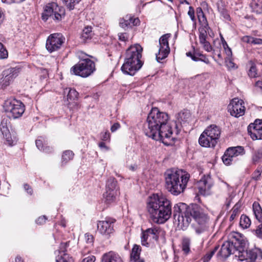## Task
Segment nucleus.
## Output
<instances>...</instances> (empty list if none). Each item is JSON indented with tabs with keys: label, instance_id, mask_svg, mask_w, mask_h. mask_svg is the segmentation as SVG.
I'll return each mask as SVG.
<instances>
[{
	"label": "nucleus",
	"instance_id": "obj_1",
	"mask_svg": "<svg viewBox=\"0 0 262 262\" xmlns=\"http://www.w3.org/2000/svg\"><path fill=\"white\" fill-rule=\"evenodd\" d=\"M169 119L168 114L160 112L157 107L152 108L147 117L146 122L143 125V131L149 138L156 141H161L168 145L167 140H173V130L167 124Z\"/></svg>",
	"mask_w": 262,
	"mask_h": 262
},
{
	"label": "nucleus",
	"instance_id": "obj_2",
	"mask_svg": "<svg viewBox=\"0 0 262 262\" xmlns=\"http://www.w3.org/2000/svg\"><path fill=\"white\" fill-rule=\"evenodd\" d=\"M173 218L177 221L178 225L187 227L193 219L199 225L194 226V230L198 234L203 233L206 230L209 221L208 215L199 205L192 204L188 206L183 203L176 204L173 207Z\"/></svg>",
	"mask_w": 262,
	"mask_h": 262
},
{
	"label": "nucleus",
	"instance_id": "obj_3",
	"mask_svg": "<svg viewBox=\"0 0 262 262\" xmlns=\"http://www.w3.org/2000/svg\"><path fill=\"white\" fill-rule=\"evenodd\" d=\"M147 209L152 221L163 224L171 216V203L165 196L154 194L148 199Z\"/></svg>",
	"mask_w": 262,
	"mask_h": 262
},
{
	"label": "nucleus",
	"instance_id": "obj_4",
	"mask_svg": "<svg viewBox=\"0 0 262 262\" xmlns=\"http://www.w3.org/2000/svg\"><path fill=\"white\" fill-rule=\"evenodd\" d=\"M164 176L166 189L174 195H178L185 191L190 179L189 173L181 169H168Z\"/></svg>",
	"mask_w": 262,
	"mask_h": 262
},
{
	"label": "nucleus",
	"instance_id": "obj_5",
	"mask_svg": "<svg viewBox=\"0 0 262 262\" xmlns=\"http://www.w3.org/2000/svg\"><path fill=\"white\" fill-rule=\"evenodd\" d=\"M143 48L139 44L131 46L126 51L124 62L121 68V71L126 75L134 76L142 67L141 60Z\"/></svg>",
	"mask_w": 262,
	"mask_h": 262
},
{
	"label": "nucleus",
	"instance_id": "obj_6",
	"mask_svg": "<svg viewBox=\"0 0 262 262\" xmlns=\"http://www.w3.org/2000/svg\"><path fill=\"white\" fill-rule=\"evenodd\" d=\"M247 243L244 238L239 235L234 236L231 239L225 242L217 254L224 258H228L230 255L233 254L236 251H243L246 247Z\"/></svg>",
	"mask_w": 262,
	"mask_h": 262
},
{
	"label": "nucleus",
	"instance_id": "obj_7",
	"mask_svg": "<svg viewBox=\"0 0 262 262\" xmlns=\"http://www.w3.org/2000/svg\"><path fill=\"white\" fill-rule=\"evenodd\" d=\"M5 111L8 114L9 118L16 119L23 115L25 111V105L20 101L16 99L8 100L4 105Z\"/></svg>",
	"mask_w": 262,
	"mask_h": 262
},
{
	"label": "nucleus",
	"instance_id": "obj_8",
	"mask_svg": "<svg viewBox=\"0 0 262 262\" xmlns=\"http://www.w3.org/2000/svg\"><path fill=\"white\" fill-rule=\"evenodd\" d=\"M19 72L20 68L17 67H10L3 70L0 75V88L5 89L10 85L18 75Z\"/></svg>",
	"mask_w": 262,
	"mask_h": 262
},
{
	"label": "nucleus",
	"instance_id": "obj_9",
	"mask_svg": "<svg viewBox=\"0 0 262 262\" xmlns=\"http://www.w3.org/2000/svg\"><path fill=\"white\" fill-rule=\"evenodd\" d=\"M162 232V229L159 226H154L145 230H142L141 237L142 245L148 247L151 243L157 242Z\"/></svg>",
	"mask_w": 262,
	"mask_h": 262
},
{
	"label": "nucleus",
	"instance_id": "obj_10",
	"mask_svg": "<svg viewBox=\"0 0 262 262\" xmlns=\"http://www.w3.org/2000/svg\"><path fill=\"white\" fill-rule=\"evenodd\" d=\"M170 37L171 34L167 33L162 35L159 39V52L156 54V59L159 62L166 58L170 52L168 39Z\"/></svg>",
	"mask_w": 262,
	"mask_h": 262
},
{
	"label": "nucleus",
	"instance_id": "obj_11",
	"mask_svg": "<svg viewBox=\"0 0 262 262\" xmlns=\"http://www.w3.org/2000/svg\"><path fill=\"white\" fill-rule=\"evenodd\" d=\"M214 184L213 180L209 174L203 176L198 182L199 192L203 195L210 194Z\"/></svg>",
	"mask_w": 262,
	"mask_h": 262
},
{
	"label": "nucleus",
	"instance_id": "obj_12",
	"mask_svg": "<svg viewBox=\"0 0 262 262\" xmlns=\"http://www.w3.org/2000/svg\"><path fill=\"white\" fill-rule=\"evenodd\" d=\"M63 43V39L61 34H52L47 39L46 48L50 53H52L59 49Z\"/></svg>",
	"mask_w": 262,
	"mask_h": 262
},
{
	"label": "nucleus",
	"instance_id": "obj_13",
	"mask_svg": "<svg viewBox=\"0 0 262 262\" xmlns=\"http://www.w3.org/2000/svg\"><path fill=\"white\" fill-rule=\"evenodd\" d=\"M244 104V102L242 100L237 98H234L228 105V111L232 116L235 117L242 116L244 115L245 111Z\"/></svg>",
	"mask_w": 262,
	"mask_h": 262
},
{
	"label": "nucleus",
	"instance_id": "obj_14",
	"mask_svg": "<svg viewBox=\"0 0 262 262\" xmlns=\"http://www.w3.org/2000/svg\"><path fill=\"white\" fill-rule=\"evenodd\" d=\"M115 222V219L111 217H106L104 221H99L97 223L98 231L100 234L109 236L114 231Z\"/></svg>",
	"mask_w": 262,
	"mask_h": 262
},
{
	"label": "nucleus",
	"instance_id": "obj_15",
	"mask_svg": "<svg viewBox=\"0 0 262 262\" xmlns=\"http://www.w3.org/2000/svg\"><path fill=\"white\" fill-rule=\"evenodd\" d=\"M176 120L174 122V132L176 135H178L181 130L183 124L188 123L191 118L190 111L187 110H184L176 115Z\"/></svg>",
	"mask_w": 262,
	"mask_h": 262
},
{
	"label": "nucleus",
	"instance_id": "obj_16",
	"mask_svg": "<svg viewBox=\"0 0 262 262\" xmlns=\"http://www.w3.org/2000/svg\"><path fill=\"white\" fill-rule=\"evenodd\" d=\"M239 251V257H243L247 262H255L256 260L262 259V251L257 248Z\"/></svg>",
	"mask_w": 262,
	"mask_h": 262
},
{
	"label": "nucleus",
	"instance_id": "obj_17",
	"mask_svg": "<svg viewBox=\"0 0 262 262\" xmlns=\"http://www.w3.org/2000/svg\"><path fill=\"white\" fill-rule=\"evenodd\" d=\"M10 127V119L8 116H4L0 124V130L7 144L11 146L13 144V140L9 130Z\"/></svg>",
	"mask_w": 262,
	"mask_h": 262
},
{
	"label": "nucleus",
	"instance_id": "obj_18",
	"mask_svg": "<svg viewBox=\"0 0 262 262\" xmlns=\"http://www.w3.org/2000/svg\"><path fill=\"white\" fill-rule=\"evenodd\" d=\"M248 132L253 140H262V120L256 119L250 124Z\"/></svg>",
	"mask_w": 262,
	"mask_h": 262
},
{
	"label": "nucleus",
	"instance_id": "obj_19",
	"mask_svg": "<svg viewBox=\"0 0 262 262\" xmlns=\"http://www.w3.org/2000/svg\"><path fill=\"white\" fill-rule=\"evenodd\" d=\"M96 70L95 62L89 58L83 56V78L88 77Z\"/></svg>",
	"mask_w": 262,
	"mask_h": 262
},
{
	"label": "nucleus",
	"instance_id": "obj_20",
	"mask_svg": "<svg viewBox=\"0 0 262 262\" xmlns=\"http://www.w3.org/2000/svg\"><path fill=\"white\" fill-rule=\"evenodd\" d=\"M205 134H207V136L212 138L213 143H217L220 137L221 129L220 127L216 125L212 124L208 126L205 130Z\"/></svg>",
	"mask_w": 262,
	"mask_h": 262
},
{
	"label": "nucleus",
	"instance_id": "obj_21",
	"mask_svg": "<svg viewBox=\"0 0 262 262\" xmlns=\"http://www.w3.org/2000/svg\"><path fill=\"white\" fill-rule=\"evenodd\" d=\"M55 7H57V4L55 3H49L44 7L41 16L44 21H47L49 17L53 18L55 13Z\"/></svg>",
	"mask_w": 262,
	"mask_h": 262
},
{
	"label": "nucleus",
	"instance_id": "obj_22",
	"mask_svg": "<svg viewBox=\"0 0 262 262\" xmlns=\"http://www.w3.org/2000/svg\"><path fill=\"white\" fill-rule=\"evenodd\" d=\"M101 262H123V261L117 253L111 251L103 254Z\"/></svg>",
	"mask_w": 262,
	"mask_h": 262
},
{
	"label": "nucleus",
	"instance_id": "obj_23",
	"mask_svg": "<svg viewBox=\"0 0 262 262\" xmlns=\"http://www.w3.org/2000/svg\"><path fill=\"white\" fill-rule=\"evenodd\" d=\"M207 135L206 133L205 134V131L202 133L199 139V144L203 147H214L217 143H213L212 138L207 136Z\"/></svg>",
	"mask_w": 262,
	"mask_h": 262
},
{
	"label": "nucleus",
	"instance_id": "obj_24",
	"mask_svg": "<svg viewBox=\"0 0 262 262\" xmlns=\"http://www.w3.org/2000/svg\"><path fill=\"white\" fill-rule=\"evenodd\" d=\"M105 191H115L119 192V187L117 181L115 178H109L106 182Z\"/></svg>",
	"mask_w": 262,
	"mask_h": 262
},
{
	"label": "nucleus",
	"instance_id": "obj_25",
	"mask_svg": "<svg viewBox=\"0 0 262 262\" xmlns=\"http://www.w3.org/2000/svg\"><path fill=\"white\" fill-rule=\"evenodd\" d=\"M252 211L255 218L259 223H262V208L258 202H254L252 205Z\"/></svg>",
	"mask_w": 262,
	"mask_h": 262
},
{
	"label": "nucleus",
	"instance_id": "obj_26",
	"mask_svg": "<svg viewBox=\"0 0 262 262\" xmlns=\"http://www.w3.org/2000/svg\"><path fill=\"white\" fill-rule=\"evenodd\" d=\"M118 194V192L105 191L103 194L105 203L107 204H111L115 202Z\"/></svg>",
	"mask_w": 262,
	"mask_h": 262
},
{
	"label": "nucleus",
	"instance_id": "obj_27",
	"mask_svg": "<svg viewBox=\"0 0 262 262\" xmlns=\"http://www.w3.org/2000/svg\"><path fill=\"white\" fill-rule=\"evenodd\" d=\"M84 240L86 244L84 249L87 250L86 253H89L93 247L94 237L92 234L86 233L84 234Z\"/></svg>",
	"mask_w": 262,
	"mask_h": 262
},
{
	"label": "nucleus",
	"instance_id": "obj_28",
	"mask_svg": "<svg viewBox=\"0 0 262 262\" xmlns=\"http://www.w3.org/2000/svg\"><path fill=\"white\" fill-rule=\"evenodd\" d=\"M229 152L233 156L235 159L237 160V157L244 155L245 153V149L243 146L231 147L227 149Z\"/></svg>",
	"mask_w": 262,
	"mask_h": 262
},
{
	"label": "nucleus",
	"instance_id": "obj_29",
	"mask_svg": "<svg viewBox=\"0 0 262 262\" xmlns=\"http://www.w3.org/2000/svg\"><path fill=\"white\" fill-rule=\"evenodd\" d=\"M203 27L202 28H200L199 30V41L200 43L203 41H206L207 37V33L209 34L208 32L209 29H210V27L208 26V23H205V25H202Z\"/></svg>",
	"mask_w": 262,
	"mask_h": 262
},
{
	"label": "nucleus",
	"instance_id": "obj_30",
	"mask_svg": "<svg viewBox=\"0 0 262 262\" xmlns=\"http://www.w3.org/2000/svg\"><path fill=\"white\" fill-rule=\"evenodd\" d=\"M251 7L254 12L262 14V0H252Z\"/></svg>",
	"mask_w": 262,
	"mask_h": 262
},
{
	"label": "nucleus",
	"instance_id": "obj_31",
	"mask_svg": "<svg viewBox=\"0 0 262 262\" xmlns=\"http://www.w3.org/2000/svg\"><path fill=\"white\" fill-rule=\"evenodd\" d=\"M92 29V27L89 26L83 29V42H87L91 39L94 35Z\"/></svg>",
	"mask_w": 262,
	"mask_h": 262
},
{
	"label": "nucleus",
	"instance_id": "obj_32",
	"mask_svg": "<svg viewBox=\"0 0 262 262\" xmlns=\"http://www.w3.org/2000/svg\"><path fill=\"white\" fill-rule=\"evenodd\" d=\"M55 13L53 19L55 20L59 21L65 15V10L63 8L59 7L57 5V7H55Z\"/></svg>",
	"mask_w": 262,
	"mask_h": 262
},
{
	"label": "nucleus",
	"instance_id": "obj_33",
	"mask_svg": "<svg viewBox=\"0 0 262 262\" xmlns=\"http://www.w3.org/2000/svg\"><path fill=\"white\" fill-rule=\"evenodd\" d=\"M133 17L131 16H126L125 18L121 19L119 23L121 27L126 29L133 27Z\"/></svg>",
	"mask_w": 262,
	"mask_h": 262
},
{
	"label": "nucleus",
	"instance_id": "obj_34",
	"mask_svg": "<svg viewBox=\"0 0 262 262\" xmlns=\"http://www.w3.org/2000/svg\"><path fill=\"white\" fill-rule=\"evenodd\" d=\"M222 161L225 165H229L231 164L232 162L236 161V159H235L230 152L227 149L222 157Z\"/></svg>",
	"mask_w": 262,
	"mask_h": 262
},
{
	"label": "nucleus",
	"instance_id": "obj_35",
	"mask_svg": "<svg viewBox=\"0 0 262 262\" xmlns=\"http://www.w3.org/2000/svg\"><path fill=\"white\" fill-rule=\"evenodd\" d=\"M222 161L225 165H229L231 164L232 162L236 161V159H235L230 152L227 149L222 157Z\"/></svg>",
	"mask_w": 262,
	"mask_h": 262
},
{
	"label": "nucleus",
	"instance_id": "obj_36",
	"mask_svg": "<svg viewBox=\"0 0 262 262\" xmlns=\"http://www.w3.org/2000/svg\"><path fill=\"white\" fill-rule=\"evenodd\" d=\"M250 219L245 214H242L240 218L239 225L243 229H247L251 225Z\"/></svg>",
	"mask_w": 262,
	"mask_h": 262
},
{
	"label": "nucleus",
	"instance_id": "obj_37",
	"mask_svg": "<svg viewBox=\"0 0 262 262\" xmlns=\"http://www.w3.org/2000/svg\"><path fill=\"white\" fill-rule=\"evenodd\" d=\"M217 10L221 15L226 20L230 19V15L222 2L217 3Z\"/></svg>",
	"mask_w": 262,
	"mask_h": 262
},
{
	"label": "nucleus",
	"instance_id": "obj_38",
	"mask_svg": "<svg viewBox=\"0 0 262 262\" xmlns=\"http://www.w3.org/2000/svg\"><path fill=\"white\" fill-rule=\"evenodd\" d=\"M74 157V153L72 150H67L63 152L62 155V164H66L68 161L72 160Z\"/></svg>",
	"mask_w": 262,
	"mask_h": 262
},
{
	"label": "nucleus",
	"instance_id": "obj_39",
	"mask_svg": "<svg viewBox=\"0 0 262 262\" xmlns=\"http://www.w3.org/2000/svg\"><path fill=\"white\" fill-rule=\"evenodd\" d=\"M262 159V148L255 150L252 156V161L253 164L259 162Z\"/></svg>",
	"mask_w": 262,
	"mask_h": 262
},
{
	"label": "nucleus",
	"instance_id": "obj_40",
	"mask_svg": "<svg viewBox=\"0 0 262 262\" xmlns=\"http://www.w3.org/2000/svg\"><path fill=\"white\" fill-rule=\"evenodd\" d=\"M190 239L189 238L186 237L183 238L182 242V250L186 254L190 252Z\"/></svg>",
	"mask_w": 262,
	"mask_h": 262
},
{
	"label": "nucleus",
	"instance_id": "obj_41",
	"mask_svg": "<svg viewBox=\"0 0 262 262\" xmlns=\"http://www.w3.org/2000/svg\"><path fill=\"white\" fill-rule=\"evenodd\" d=\"M71 73L82 77V63H78L71 69Z\"/></svg>",
	"mask_w": 262,
	"mask_h": 262
},
{
	"label": "nucleus",
	"instance_id": "obj_42",
	"mask_svg": "<svg viewBox=\"0 0 262 262\" xmlns=\"http://www.w3.org/2000/svg\"><path fill=\"white\" fill-rule=\"evenodd\" d=\"M141 251V247L139 245H135L132 250V253L130 255L131 260L139 258Z\"/></svg>",
	"mask_w": 262,
	"mask_h": 262
},
{
	"label": "nucleus",
	"instance_id": "obj_43",
	"mask_svg": "<svg viewBox=\"0 0 262 262\" xmlns=\"http://www.w3.org/2000/svg\"><path fill=\"white\" fill-rule=\"evenodd\" d=\"M56 262H73V259L69 255L62 253L56 256Z\"/></svg>",
	"mask_w": 262,
	"mask_h": 262
},
{
	"label": "nucleus",
	"instance_id": "obj_44",
	"mask_svg": "<svg viewBox=\"0 0 262 262\" xmlns=\"http://www.w3.org/2000/svg\"><path fill=\"white\" fill-rule=\"evenodd\" d=\"M196 14L199 21L200 23H202V25L207 23V19L201 8L198 7L196 8Z\"/></svg>",
	"mask_w": 262,
	"mask_h": 262
},
{
	"label": "nucleus",
	"instance_id": "obj_45",
	"mask_svg": "<svg viewBox=\"0 0 262 262\" xmlns=\"http://www.w3.org/2000/svg\"><path fill=\"white\" fill-rule=\"evenodd\" d=\"M63 4H64L68 9L70 10H73L74 8L75 5L78 4L81 0H62Z\"/></svg>",
	"mask_w": 262,
	"mask_h": 262
},
{
	"label": "nucleus",
	"instance_id": "obj_46",
	"mask_svg": "<svg viewBox=\"0 0 262 262\" xmlns=\"http://www.w3.org/2000/svg\"><path fill=\"white\" fill-rule=\"evenodd\" d=\"M69 245V242L61 243L59 249L55 251L56 254L62 255V253L64 254H68L66 252L67 251V248Z\"/></svg>",
	"mask_w": 262,
	"mask_h": 262
},
{
	"label": "nucleus",
	"instance_id": "obj_47",
	"mask_svg": "<svg viewBox=\"0 0 262 262\" xmlns=\"http://www.w3.org/2000/svg\"><path fill=\"white\" fill-rule=\"evenodd\" d=\"M248 75L250 78H255L258 77L257 69L254 64L251 62V66L248 71Z\"/></svg>",
	"mask_w": 262,
	"mask_h": 262
},
{
	"label": "nucleus",
	"instance_id": "obj_48",
	"mask_svg": "<svg viewBox=\"0 0 262 262\" xmlns=\"http://www.w3.org/2000/svg\"><path fill=\"white\" fill-rule=\"evenodd\" d=\"M78 93L74 89H70L67 95L68 100H75L78 98Z\"/></svg>",
	"mask_w": 262,
	"mask_h": 262
},
{
	"label": "nucleus",
	"instance_id": "obj_49",
	"mask_svg": "<svg viewBox=\"0 0 262 262\" xmlns=\"http://www.w3.org/2000/svg\"><path fill=\"white\" fill-rule=\"evenodd\" d=\"M8 56V53L4 45L0 42V59H6Z\"/></svg>",
	"mask_w": 262,
	"mask_h": 262
},
{
	"label": "nucleus",
	"instance_id": "obj_50",
	"mask_svg": "<svg viewBox=\"0 0 262 262\" xmlns=\"http://www.w3.org/2000/svg\"><path fill=\"white\" fill-rule=\"evenodd\" d=\"M192 60L194 61H201L207 64H209L210 63V61L209 59L207 57V56L205 55H204L203 54H201L200 57H198V58H196L194 56H193Z\"/></svg>",
	"mask_w": 262,
	"mask_h": 262
},
{
	"label": "nucleus",
	"instance_id": "obj_51",
	"mask_svg": "<svg viewBox=\"0 0 262 262\" xmlns=\"http://www.w3.org/2000/svg\"><path fill=\"white\" fill-rule=\"evenodd\" d=\"M239 207H240V205H239L238 203H236L234 206V207L232 208V214L230 217V221L233 220L235 219L236 215L238 213Z\"/></svg>",
	"mask_w": 262,
	"mask_h": 262
},
{
	"label": "nucleus",
	"instance_id": "obj_52",
	"mask_svg": "<svg viewBox=\"0 0 262 262\" xmlns=\"http://www.w3.org/2000/svg\"><path fill=\"white\" fill-rule=\"evenodd\" d=\"M258 225L255 229H253L252 232L256 235L257 237L262 238V223Z\"/></svg>",
	"mask_w": 262,
	"mask_h": 262
},
{
	"label": "nucleus",
	"instance_id": "obj_53",
	"mask_svg": "<svg viewBox=\"0 0 262 262\" xmlns=\"http://www.w3.org/2000/svg\"><path fill=\"white\" fill-rule=\"evenodd\" d=\"M35 143L36 147L40 150H42L43 147L46 145L45 141L43 140L42 137H40V138L37 139L36 140Z\"/></svg>",
	"mask_w": 262,
	"mask_h": 262
},
{
	"label": "nucleus",
	"instance_id": "obj_54",
	"mask_svg": "<svg viewBox=\"0 0 262 262\" xmlns=\"http://www.w3.org/2000/svg\"><path fill=\"white\" fill-rule=\"evenodd\" d=\"M193 48V52L191 53V52H188L186 53V56L187 57H189L191 58L192 60L193 56H194L196 58H198V57H200L201 54H202L199 50H195L194 47Z\"/></svg>",
	"mask_w": 262,
	"mask_h": 262
},
{
	"label": "nucleus",
	"instance_id": "obj_55",
	"mask_svg": "<svg viewBox=\"0 0 262 262\" xmlns=\"http://www.w3.org/2000/svg\"><path fill=\"white\" fill-rule=\"evenodd\" d=\"M111 135L108 130L102 132L100 135V138L102 141H106L110 140Z\"/></svg>",
	"mask_w": 262,
	"mask_h": 262
},
{
	"label": "nucleus",
	"instance_id": "obj_56",
	"mask_svg": "<svg viewBox=\"0 0 262 262\" xmlns=\"http://www.w3.org/2000/svg\"><path fill=\"white\" fill-rule=\"evenodd\" d=\"M203 45V49L207 52H210L212 50V47L210 42L207 40L200 42Z\"/></svg>",
	"mask_w": 262,
	"mask_h": 262
},
{
	"label": "nucleus",
	"instance_id": "obj_57",
	"mask_svg": "<svg viewBox=\"0 0 262 262\" xmlns=\"http://www.w3.org/2000/svg\"><path fill=\"white\" fill-rule=\"evenodd\" d=\"M261 170L260 169H256L252 175V179L255 181L259 180L261 176Z\"/></svg>",
	"mask_w": 262,
	"mask_h": 262
},
{
	"label": "nucleus",
	"instance_id": "obj_58",
	"mask_svg": "<svg viewBox=\"0 0 262 262\" xmlns=\"http://www.w3.org/2000/svg\"><path fill=\"white\" fill-rule=\"evenodd\" d=\"M188 14L190 16L191 19L192 21H195V18L194 16V10L192 7L190 6L189 7V10L188 12Z\"/></svg>",
	"mask_w": 262,
	"mask_h": 262
},
{
	"label": "nucleus",
	"instance_id": "obj_59",
	"mask_svg": "<svg viewBox=\"0 0 262 262\" xmlns=\"http://www.w3.org/2000/svg\"><path fill=\"white\" fill-rule=\"evenodd\" d=\"M253 39V37L252 36H244L242 38V40L244 42L252 44Z\"/></svg>",
	"mask_w": 262,
	"mask_h": 262
},
{
	"label": "nucleus",
	"instance_id": "obj_60",
	"mask_svg": "<svg viewBox=\"0 0 262 262\" xmlns=\"http://www.w3.org/2000/svg\"><path fill=\"white\" fill-rule=\"evenodd\" d=\"M119 39L120 41H126L128 40V35L126 33H120L118 34Z\"/></svg>",
	"mask_w": 262,
	"mask_h": 262
},
{
	"label": "nucleus",
	"instance_id": "obj_61",
	"mask_svg": "<svg viewBox=\"0 0 262 262\" xmlns=\"http://www.w3.org/2000/svg\"><path fill=\"white\" fill-rule=\"evenodd\" d=\"M47 220V218L46 216H45V215L41 216H39L36 220V223L37 224L42 225V224L45 223Z\"/></svg>",
	"mask_w": 262,
	"mask_h": 262
},
{
	"label": "nucleus",
	"instance_id": "obj_62",
	"mask_svg": "<svg viewBox=\"0 0 262 262\" xmlns=\"http://www.w3.org/2000/svg\"><path fill=\"white\" fill-rule=\"evenodd\" d=\"M96 258L94 255H90L83 258V262H94Z\"/></svg>",
	"mask_w": 262,
	"mask_h": 262
},
{
	"label": "nucleus",
	"instance_id": "obj_63",
	"mask_svg": "<svg viewBox=\"0 0 262 262\" xmlns=\"http://www.w3.org/2000/svg\"><path fill=\"white\" fill-rule=\"evenodd\" d=\"M226 62L227 66L229 68H233L234 67L235 64L231 59V58H227L226 59Z\"/></svg>",
	"mask_w": 262,
	"mask_h": 262
},
{
	"label": "nucleus",
	"instance_id": "obj_64",
	"mask_svg": "<svg viewBox=\"0 0 262 262\" xmlns=\"http://www.w3.org/2000/svg\"><path fill=\"white\" fill-rule=\"evenodd\" d=\"M24 188L25 190L30 194H32L33 190L32 188L28 184H25L24 185Z\"/></svg>",
	"mask_w": 262,
	"mask_h": 262
}]
</instances>
